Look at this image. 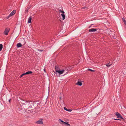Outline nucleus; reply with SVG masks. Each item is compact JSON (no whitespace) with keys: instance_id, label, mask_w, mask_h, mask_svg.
<instances>
[{"instance_id":"nucleus-1","label":"nucleus","mask_w":126,"mask_h":126,"mask_svg":"<svg viewBox=\"0 0 126 126\" xmlns=\"http://www.w3.org/2000/svg\"><path fill=\"white\" fill-rule=\"evenodd\" d=\"M26 108H22V110L20 112V113L21 114L23 115H26L27 113H30L31 112V110H29L27 109Z\"/></svg>"},{"instance_id":"nucleus-2","label":"nucleus","mask_w":126,"mask_h":126,"mask_svg":"<svg viewBox=\"0 0 126 126\" xmlns=\"http://www.w3.org/2000/svg\"><path fill=\"white\" fill-rule=\"evenodd\" d=\"M29 106H28V109L29 110H31V112H32V108H33L32 107V106H34V103L32 101H30V103H29Z\"/></svg>"},{"instance_id":"nucleus-3","label":"nucleus","mask_w":126,"mask_h":126,"mask_svg":"<svg viewBox=\"0 0 126 126\" xmlns=\"http://www.w3.org/2000/svg\"><path fill=\"white\" fill-rule=\"evenodd\" d=\"M29 103H30V101L28 102L25 101L24 102V103L22 104V105L23 106V107H24V108H26V109H28V106H29Z\"/></svg>"},{"instance_id":"nucleus-4","label":"nucleus","mask_w":126,"mask_h":126,"mask_svg":"<svg viewBox=\"0 0 126 126\" xmlns=\"http://www.w3.org/2000/svg\"><path fill=\"white\" fill-rule=\"evenodd\" d=\"M22 103H21L20 104H19L16 107V110L17 111H20L22 109V108H23V106L22 105Z\"/></svg>"},{"instance_id":"nucleus-5","label":"nucleus","mask_w":126,"mask_h":126,"mask_svg":"<svg viewBox=\"0 0 126 126\" xmlns=\"http://www.w3.org/2000/svg\"><path fill=\"white\" fill-rule=\"evenodd\" d=\"M108 31L109 32L108 33V34L110 35V36L111 37L114 38V32H112V31H111L110 30V29L108 30Z\"/></svg>"},{"instance_id":"nucleus-6","label":"nucleus","mask_w":126,"mask_h":126,"mask_svg":"<svg viewBox=\"0 0 126 126\" xmlns=\"http://www.w3.org/2000/svg\"><path fill=\"white\" fill-rule=\"evenodd\" d=\"M43 119H40L38 121H37L35 122L36 124L42 125L43 123Z\"/></svg>"},{"instance_id":"nucleus-7","label":"nucleus","mask_w":126,"mask_h":126,"mask_svg":"<svg viewBox=\"0 0 126 126\" xmlns=\"http://www.w3.org/2000/svg\"><path fill=\"white\" fill-rule=\"evenodd\" d=\"M16 11L15 10H13L7 17V19H8L10 17L14 15L16 13Z\"/></svg>"},{"instance_id":"nucleus-8","label":"nucleus","mask_w":126,"mask_h":126,"mask_svg":"<svg viewBox=\"0 0 126 126\" xmlns=\"http://www.w3.org/2000/svg\"><path fill=\"white\" fill-rule=\"evenodd\" d=\"M115 115L117 116V117L118 118L123 119V117L121 116V114L118 113V112H116L115 113Z\"/></svg>"},{"instance_id":"nucleus-9","label":"nucleus","mask_w":126,"mask_h":126,"mask_svg":"<svg viewBox=\"0 0 126 126\" xmlns=\"http://www.w3.org/2000/svg\"><path fill=\"white\" fill-rule=\"evenodd\" d=\"M56 71L57 72H58L60 74H62L64 71V70H57V67H56Z\"/></svg>"},{"instance_id":"nucleus-10","label":"nucleus","mask_w":126,"mask_h":126,"mask_svg":"<svg viewBox=\"0 0 126 126\" xmlns=\"http://www.w3.org/2000/svg\"><path fill=\"white\" fill-rule=\"evenodd\" d=\"M9 29L6 28L4 32V33L5 35H7L9 32Z\"/></svg>"},{"instance_id":"nucleus-11","label":"nucleus","mask_w":126,"mask_h":126,"mask_svg":"<svg viewBox=\"0 0 126 126\" xmlns=\"http://www.w3.org/2000/svg\"><path fill=\"white\" fill-rule=\"evenodd\" d=\"M97 30V29H96L92 28L89 29L88 31L90 32H94Z\"/></svg>"},{"instance_id":"nucleus-12","label":"nucleus","mask_w":126,"mask_h":126,"mask_svg":"<svg viewBox=\"0 0 126 126\" xmlns=\"http://www.w3.org/2000/svg\"><path fill=\"white\" fill-rule=\"evenodd\" d=\"M61 16L62 17V19L63 20L64 19L65 17V13L61 14Z\"/></svg>"},{"instance_id":"nucleus-13","label":"nucleus","mask_w":126,"mask_h":126,"mask_svg":"<svg viewBox=\"0 0 126 126\" xmlns=\"http://www.w3.org/2000/svg\"><path fill=\"white\" fill-rule=\"evenodd\" d=\"M32 20V17L30 16L28 19V22L29 23H31V22Z\"/></svg>"},{"instance_id":"nucleus-14","label":"nucleus","mask_w":126,"mask_h":126,"mask_svg":"<svg viewBox=\"0 0 126 126\" xmlns=\"http://www.w3.org/2000/svg\"><path fill=\"white\" fill-rule=\"evenodd\" d=\"M22 46V44L20 43H18L17 44L16 47H17L19 48L21 47Z\"/></svg>"},{"instance_id":"nucleus-15","label":"nucleus","mask_w":126,"mask_h":126,"mask_svg":"<svg viewBox=\"0 0 126 126\" xmlns=\"http://www.w3.org/2000/svg\"><path fill=\"white\" fill-rule=\"evenodd\" d=\"M76 84L80 86L82 85V84L81 82L78 81L76 83Z\"/></svg>"},{"instance_id":"nucleus-16","label":"nucleus","mask_w":126,"mask_h":126,"mask_svg":"<svg viewBox=\"0 0 126 126\" xmlns=\"http://www.w3.org/2000/svg\"><path fill=\"white\" fill-rule=\"evenodd\" d=\"M63 124L66 126H70V125L69 124L66 122H64V123H63Z\"/></svg>"},{"instance_id":"nucleus-17","label":"nucleus","mask_w":126,"mask_h":126,"mask_svg":"<svg viewBox=\"0 0 126 126\" xmlns=\"http://www.w3.org/2000/svg\"><path fill=\"white\" fill-rule=\"evenodd\" d=\"M32 72L31 71H29L28 72H27L26 73V74H27V75L29 74H32Z\"/></svg>"},{"instance_id":"nucleus-18","label":"nucleus","mask_w":126,"mask_h":126,"mask_svg":"<svg viewBox=\"0 0 126 126\" xmlns=\"http://www.w3.org/2000/svg\"><path fill=\"white\" fill-rule=\"evenodd\" d=\"M3 48V45L2 44H0V51H1Z\"/></svg>"},{"instance_id":"nucleus-19","label":"nucleus","mask_w":126,"mask_h":126,"mask_svg":"<svg viewBox=\"0 0 126 126\" xmlns=\"http://www.w3.org/2000/svg\"><path fill=\"white\" fill-rule=\"evenodd\" d=\"M59 13H61L62 14H63V13H65L63 11L61 10H59Z\"/></svg>"},{"instance_id":"nucleus-20","label":"nucleus","mask_w":126,"mask_h":126,"mask_svg":"<svg viewBox=\"0 0 126 126\" xmlns=\"http://www.w3.org/2000/svg\"><path fill=\"white\" fill-rule=\"evenodd\" d=\"M122 19L124 24L126 25V21L125 20V19L123 17L122 18Z\"/></svg>"},{"instance_id":"nucleus-21","label":"nucleus","mask_w":126,"mask_h":126,"mask_svg":"<svg viewBox=\"0 0 126 126\" xmlns=\"http://www.w3.org/2000/svg\"><path fill=\"white\" fill-rule=\"evenodd\" d=\"M30 7H28L27 9L25 10V11L27 13L28 12V10L30 8Z\"/></svg>"},{"instance_id":"nucleus-22","label":"nucleus","mask_w":126,"mask_h":126,"mask_svg":"<svg viewBox=\"0 0 126 126\" xmlns=\"http://www.w3.org/2000/svg\"><path fill=\"white\" fill-rule=\"evenodd\" d=\"M111 65V64H110L109 63L107 64L106 65L107 66V67H109L110 65Z\"/></svg>"},{"instance_id":"nucleus-23","label":"nucleus","mask_w":126,"mask_h":126,"mask_svg":"<svg viewBox=\"0 0 126 126\" xmlns=\"http://www.w3.org/2000/svg\"><path fill=\"white\" fill-rule=\"evenodd\" d=\"M59 122H62V123H64V122H64L61 119H59Z\"/></svg>"},{"instance_id":"nucleus-24","label":"nucleus","mask_w":126,"mask_h":126,"mask_svg":"<svg viewBox=\"0 0 126 126\" xmlns=\"http://www.w3.org/2000/svg\"><path fill=\"white\" fill-rule=\"evenodd\" d=\"M88 71H90L92 72H94V70H92L91 69H88Z\"/></svg>"},{"instance_id":"nucleus-25","label":"nucleus","mask_w":126,"mask_h":126,"mask_svg":"<svg viewBox=\"0 0 126 126\" xmlns=\"http://www.w3.org/2000/svg\"><path fill=\"white\" fill-rule=\"evenodd\" d=\"M37 50L38 51H41V52H42V51H43V50H42V49L41 50V49H37Z\"/></svg>"},{"instance_id":"nucleus-26","label":"nucleus","mask_w":126,"mask_h":126,"mask_svg":"<svg viewBox=\"0 0 126 126\" xmlns=\"http://www.w3.org/2000/svg\"><path fill=\"white\" fill-rule=\"evenodd\" d=\"M64 109L65 110L67 111V110H68V109H67V108L65 107L64 108Z\"/></svg>"},{"instance_id":"nucleus-27","label":"nucleus","mask_w":126,"mask_h":126,"mask_svg":"<svg viewBox=\"0 0 126 126\" xmlns=\"http://www.w3.org/2000/svg\"><path fill=\"white\" fill-rule=\"evenodd\" d=\"M72 110L71 109H68L67 111H68L69 112H71V111Z\"/></svg>"},{"instance_id":"nucleus-28","label":"nucleus","mask_w":126,"mask_h":126,"mask_svg":"<svg viewBox=\"0 0 126 126\" xmlns=\"http://www.w3.org/2000/svg\"><path fill=\"white\" fill-rule=\"evenodd\" d=\"M23 74H22L21 76H20V78L21 77H22L23 76Z\"/></svg>"},{"instance_id":"nucleus-29","label":"nucleus","mask_w":126,"mask_h":126,"mask_svg":"<svg viewBox=\"0 0 126 126\" xmlns=\"http://www.w3.org/2000/svg\"><path fill=\"white\" fill-rule=\"evenodd\" d=\"M9 103H10L11 102V99H10L9 100Z\"/></svg>"},{"instance_id":"nucleus-30","label":"nucleus","mask_w":126,"mask_h":126,"mask_svg":"<svg viewBox=\"0 0 126 126\" xmlns=\"http://www.w3.org/2000/svg\"><path fill=\"white\" fill-rule=\"evenodd\" d=\"M23 75H27V74H26V73H23Z\"/></svg>"},{"instance_id":"nucleus-31","label":"nucleus","mask_w":126,"mask_h":126,"mask_svg":"<svg viewBox=\"0 0 126 126\" xmlns=\"http://www.w3.org/2000/svg\"><path fill=\"white\" fill-rule=\"evenodd\" d=\"M44 71L45 72H46V70H45V68H44Z\"/></svg>"},{"instance_id":"nucleus-32","label":"nucleus","mask_w":126,"mask_h":126,"mask_svg":"<svg viewBox=\"0 0 126 126\" xmlns=\"http://www.w3.org/2000/svg\"><path fill=\"white\" fill-rule=\"evenodd\" d=\"M59 98L60 99V100H61L62 99V98L61 97H60Z\"/></svg>"},{"instance_id":"nucleus-33","label":"nucleus","mask_w":126,"mask_h":126,"mask_svg":"<svg viewBox=\"0 0 126 126\" xmlns=\"http://www.w3.org/2000/svg\"><path fill=\"white\" fill-rule=\"evenodd\" d=\"M114 120H119V119H114Z\"/></svg>"},{"instance_id":"nucleus-34","label":"nucleus","mask_w":126,"mask_h":126,"mask_svg":"<svg viewBox=\"0 0 126 126\" xmlns=\"http://www.w3.org/2000/svg\"><path fill=\"white\" fill-rule=\"evenodd\" d=\"M56 67H57V70H58V69H57V68H58V67H55V68H56Z\"/></svg>"},{"instance_id":"nucleus-35","label":"nucleus","mask_w":126,"mask_h":126,"mask_svg":"<svg viewBox=\"0 0 126 126\" xmlns=\"http://www.w3.org/2000/svg\"><path fill=\"white\" fill-rule=\"evenodd\" d=\"M117 61H119V60H117Z\"/></svg>"}]
</instances>
